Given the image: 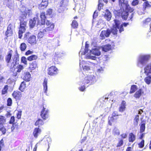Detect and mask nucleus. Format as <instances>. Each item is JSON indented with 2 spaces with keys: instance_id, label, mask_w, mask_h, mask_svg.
I'll return each instance as SVG.
<instances>
[{
  "instance_id": "f257e3e1",
  "label": "nucleus",
  "mask_w": 151,
  "mask_h": 151,
  "mask_svg": "<svg viewBox=\"0 0 151 151\" xmlns=\"http://www.w3.org/2000/svg\"><path fill=\"white\" fill-rule=\"evenodd\" d=\"M40 19L38 18L34 17L33 18L29 20V27L32 29L35 26L36 20H37V25L40 26L45 25V23L46 17L44 12H42L40 13Z\"/></svg>"
},
{
  "instance_id": "f03ea898",
  "label": "nucleus",
  "mask_w": 151,
  "mask_h": 151,
  "mask_svg": "<svg viewBox=\"0 0 151 151\" xmlns=\"http://www.w3.org/2000/svg\"><path fill=\"white\" fill-rule=\"evenodd\" d=\"M26 17L20 16L19 17L20 21L19 26L18 28V37L21 39L23 34L25 32L27 28V21L26 20Z\"/></svg>"
},
{
  "instance_id": "7ed1b4c3",
  "label": "nucleus",
  "mask_w": 151,
  "mask_h": 151,
  "mask_svg": "<svg viewBox=\"0 0 151 151\" xmlns=\"http://www.w3.org/2000/svg\"><path fill=\"white\" fill-rule=\"evenodd\" d=\"M151 58L150 55H141L139 56L137 62V65L141 64L144 65L149 61Z\"/></svg>"
},
{
  "instance_id": "20e7f679",
  "label": "nucleus",
  "mask_w": 151,
  "mask_h": 151,
  "mask_svg": "<svg viewBox=\"0 0 151 151\" xmlns=\"http://www.w3.org/2000/svg\"><path fill=\"white\" fill-rule=\"evenodd\" d=\"M14 70L12 71L11 69V67H10V73H12V76L13 77H15V79L18 78V73L20 72L21 70L24 69L23 66L21 65H19L17 66H14Z\"/></svg>"
},
{
  "instance_id": "39448f33",
  "label": "nucleus",
  "mask_w": 151,
  "mask_h": 151,
  "mask_svg": "<svg viewBox=\"0 0 151 151\" xmlns=\"http://www.w3.org/2000/svg\"><path fill=\"white\" fill-rule=\"evenodd\" d=\"M68 2L67 0H62L58 3V11L59 12L61 13L64 11L65 8L67 6Z\"/></svg>"
},
{
  "instance_id": "423d86ee",
  "label": "nucleus",
  "mask_w": 151,
  "mask_h": 151,
  "mask_svg": "<svg viewBox=\"0 0 151 151\" xmlns=\"http://www.w3.org/2000/svg\"><path fill=\"white\" fill-rule=\"evenodd\" d=\"M47 71L48 74L50 76H55L58 73V69L55 66H52L49 68Z\"/></svg>"
},
{
  "instance_id": "0eeeda50",
  "label": "nucleus",
  "mask_w": 151,
  "mask_h": 151,
  "mask_svg": "<svg viewBox=\"0 0 151 151\" xmlns=\"http://www.w3.org/2000/svg\"><path fill=\"white\" fill-rule=\"evenodd\" d=\"M19 55L17 52L14 55L13 62L11 63L10 66L11 67V69L12 71L14 70V68H13L14 66L16 65L19 61Z\"/></svg>"
},
{
  "instance_id": "6e6552de",
  "label": "nucleus",
  "mask_w": 151,
  "mask_h": 151,
  "mask_svg": "<svg viewBox=\"0 0 151 151\" xmlns=\"http://www.w3.org/2000/svg\"><path fill=\"white\" fill-rule=\"evenodd\" d=\"M42 106L43 108L41 111L40 115L43 119L46 120L49 117V111L48 109L45 108L43 105Z\"/></svg>"
},
{
  "instance_id": "1a4fd4ad",
  "label": "nucleus",
  "mask_w": 151,
  "mask_h": 151,
  "mask_svg": "<svg viewBox=\"0 0 151 151\" xmlns=\"http://www.w3.org/2000/svg\"><path fill=\"white\" fill-rule=\"evenodd\" d=\"M115 12H117V15L121 16L123 19L126 20L127 19L129 15L128 13L124 9L119 10V12H117V11L115 10L114 12V13Z\"/></svg>"
},
{
  "instance_id": "9d476101",
  "label": "nucleus",
  "mask_w": 151,
  "mask_h": 151,
  "mask_svg": "<svg viewBox=\"0 0 151 151\" xmlns=\"http://www.w3.org/2000/svg\"><path fill=\"white\" fill-rule=\"evenodd\" d=\"M111 33L110 30L108 28L106 30H102L100 35V39L103 40L105 39V37H109Z\"/></svg>"
},
{
  "instance_id": "9b49d317",
  "label": "nucleus",
  "mask_w": 151,
  "mask_h": 151,
  "mask_svg": "<svg viewBox=\"0 0 151 151\" xmlns=\"http://www.w3.org/2000/svg\"><path fill=\"white\" fill-rule=\"evenodd\" d=\"M119 116L117 111H114L112 114V116L110 117L108 121V124L110 126L112 125V123L114 122L115 120H117L118 118V116Z\"/></svg>"
},
{
  "instance_id": "f8f14e48",
  "label": "nucleus",
  "mask_w": 151,
  "mask_h": 151,
  "mask_svg": "<svg viewBox=\"0 0 151 151\" xmlns=\"http://www.w3.org/2000/svg\"><path fill=\"white\" fill-rule=\"evenodd\" d=\"M46 23L47 27L43 29L44 32H49L54 29L55 27L54 24L50 22L49 20H47Z\"/></svg>"
},
{
  "instance_id": "ddd939ff",
  "label": "nucleus",
  "mask_w": 151,
  "mask_h": 151,
  "mask_svg": "<svg viewBox=\"0 0 151 151\" xmlns=\"http://www.w3.org/2000/svg\"><path fill=\"white\" fill-rule=\"evenodd\" d=\"M12 96L16 101H19L21 100L22 95L21 92L18 91H14L12 93Z\"/></svg>"
},
{
  "instance_id": "4468645a",
  "label": "nucleus",
  "mask_w": 151,
  "mask_h": 151,
  "mask_svg": "<svg viewBox=\"0 0 151 151\" xmlns=\"http://www.w3.org/2000/svg\"><path fill=\"white\" fill-rule=\"evenodd\" d=\"M144 94V91L143 89L141 88L135 92L133 95V96L135 99H139Z\"/></svg>"
},
{
  "instance_id": "2eb2a0df",
  "label": "nucleus",
  "mask_w": 151,
  "mask_h": 151,
  "mask_svg": "<svg viewBox=\"0 0 151 151\" xmlns=\"http://www.w3.org/2000/svg\"><path fill=\"white\" fill-rule=\"evenodd\" d=\"M28 42L31 45H34L37 43V40L35 35L30 36L27 39Z\"/></svg>"
},
{
  "instance_id": "dca6fc26",
  "label": "nucleus",
  "mask_w": 151,
  "mask_h": 151,
  "mask_svg": "<svg viewBox=\"0 0 151 151\" xmlns=\"http://www.w3.org/2000/svg\"><path fill=\"white\" fill-rule=\"evenodd\" d=\"M13 25L10 24L7 27V30L5 32V35L7 37L11 36L13 34Z\"/></svg>"
},
{
  "instance_id": "f3484780",
  "label": "nucleus",
  "mask_w": 151,
  "mask_h": 151,
  "mask_svg": "<svg viewBox=\"0 0 151 151\" xmlns=\"http://www.w3.org/2000/svg\"><path fill=\"white\" fill-rule=\"evenodd\" d=\"M13 52V51L12 50L9 49V51L8 52L7 55L5 56V61L8 64L10 62L11 60Z\"/></svg>"
},
{
  "instance_id": "a211bd4d",
  "label": "nucleus",
  "mask_w": 151,
  "mask_h": 151,
  "mask_svg": "<svg viewBox=\"0 0 151 151\" xmlns=\"http://www.w3.org/2000/svg\"><path fill=\"white\" fill-rule=\"evenodd\" d=\"M104 18L107 21H109L111 17V14L110 11L108 9L105 11L104 14Z\"/></svg>"
},
{
  "instance_id": "6ab92c4d",
  "label": "nucleus",
  "mask_w": 151,
  "mask_h": 151,
  "mask_svg": "<svg viewBox=\"0 0 151 151\" xmlns=\"http://www.w3.org/2000/svg\"><path fill=\"white\" fill-rule=\"evenodd\" d=\"M144 70V72L147 76H151V63L146 66Z\"/></svg>"
},
{
  "instance_id": "aec40b11",
  "label": "nucleus",
  "mask_w": 151,
  "mask_h": 151,
  "mask_svg": "<svg viewBox=\"0 0 151 151\" xmlns=\"http://www.w3.org/2000/svg\"><path fill=\"white\" fill-rule=\"evenodd\" d=\"M38 67L37 62L35 61L29 63V69L30 70H34Z\"/></svg>"
},
{
  "instance_id": "412c9836",
  "label": "nucleus",
  "mask_w": 151,
  "mask_h": 151,
  "mask_svg": "<svg viewBox=\"0 0 151 151\" xmlns=\"http://www.w3.org/2000/svg\"><path fill=\"white\" fill-rule=\"evenodd\" d=\"M60 58L59 55L58 54L55 53L52 59V61L54 64H59V59Z\"/></svg>"
},
{
  "instance_id": "4be33fe9",
  "label": "nucleus",
  "mask_w": 151,
  "mask_h": 151,
  "mask_svg": "<svg viewBox=\"0 0 151 151\" xmlns=\"http://www.w3.org/2000/svg\"><path fill=\"white\" fill-rule=\"evenodd\" d=\"M140 126V133H142L145 131V121H141L140 124L139 125Z\"/></svg>"
},
{
  "instance_id": "5701e85b",
  "label": "nucleus",
  "mask_w": 151,
  "mask_h": 151,
  "mask_svg": "<svg viewBox=\"0 0 151 151\" xmlns=\"http://www.w3.org/2000/svg\"><path fill=\"white\" fill-rule=\"evenodd\" d=\"M48 2L46 1H42L41 3L39 5V9L40 10H42L45 8L47 6Z\"/></svg>"
},
{
  "instance_id": "b1692460",
  "label": "nucleus",
  "mask_w": 151,
  "mask_h": 151,
  "mask_svg": "<svg viewBox=\"0 0 151 151\" xmlns=\"http://www.w3.org/2000/svg\"><path fill=\"white\" fill-rule=\"evenodd\" d=\"M41 132V130L39 127L35 128L33 132V134L35 138H37L38 135Z\"/></svg>"
},
{
  "instance_id": "393cba45",
  "label": "nucleus",
  "mask_w": 151,
  "mask_h": 151,
  "mask_svg": "<svg viewBox=\"0 0 151 151\" xmlns=\"http://www.w3.org/2000/svg\"><path fill=\"white\" fill-rule=\"evenodd\" d=\"M142 9L143 11H145L147 8H150L151 7V2H149L146 1L144 2L142 5Z\"/></svg>"
},
{
  "instance_id": "a878e982",
  "label": "nucleus",
  "mask_w": 151,
  "mask_h": 151,
  "mask_svg": "<svg viewBox=\"0 0 151 151\" xmlns=\"http://www.w3.org/2000/svg\"><path fill=\"white\" fill-rule=\"evenodd\" d=\"M136 139V136L133 133H129L128 137V141L129 142H133Z\"/></svg>"
},
{
  "instance_id": "bb28decb",
  "label": "nucleus",
  "mask_w": 151,
  "mask_h": 151,
  "mask_svg": "<svg viewBox=\"0 0 151 151\" xmlns=\"http://www.w3.org/2000/svg\"><path fill=\"white\" fill-rule=\"evenodd\" d=\"M44 124V122L41 119L39 118L36 121L35 124V126H38V127H40V126Z\"/></svg>"
},
{
  "instance_id": "cd10ccee",
  "label": "nucleus",
  "mask_w": 151,
  "mask_h": 151,
  "mask_svg": "<svg viewBox=\"0 0 151 151\" xmlns=\"http://www.w3.org/2000/svg\"><path fill=\"white\" fill-rule=\"evenodd\" d=\"M38 58L37 55H32L27 57V59L29 61H32L33 60H36Z\"/></svg>"
},
{
  "instance_id": "c85d7f7f",
  "label": "nucleus",
  "mask_w": 151,
  "mask_h": 151,
  "mask_svg": "<svg viewBox=\"0 0 151 151\" xmlns=\"http://www.w3.org/2000/svg\"><path fill=\"white\" fill-rule=\"evenodd\" d=\"M126 102L124 101H122L121 106L119 108V111L121 112L124 111L125 109Z\"/></svg>"
},
{
  "instance_id": "c756f323",
  "label": "nucleus",
  "mask_w": 151,
  "mask_h": 151,
  "mask_svg": "<svg viewBox=\"0 0 151 151\" xmlns=\"http://www.w3.org/2000/svg\"><path fill=\"white\" fill-rule=\"evenodd\" d=\"M31 78V75L28 72H27L24 73L23 79L26 81H29Z\"/></svg>"
},
{
  "instance_id": "7c9ffc66",
  "label": "nucleus",
  "mask_w": 151,
  "mask_h": 151,
  "mask_svg": "<svg viewBox=\"0 0 151 151\" xmlns=\"http://www.w3.org/2000/svg\"><path fill=\"white\" fill-rule=\"evenodd\" d=\"M26 87V82L24 81H23L21 82L19 87V89L22 92L24 91Z\"/></svg>"
},
{
  "instance_id": "2f4dec72",
  "label": "nucleus",
  "mask_w": 151,
  "mask_h": 151,
  "mask_svg": "<svg viewBox=\"0 0 151 151\" xmlns=\"http://www.w3.org/2000/svg\"><path fill=\"white\" fill-rule=\"evenodd\" d=\"M102 50L104 52H107L111 49V45L110 44H107L104 45L102 47Z\"/></svg>"
},
{
  "instance_id": "473e14b6",
  "label": "nucleus",
  "mask_w": 151,
  "mask_h": 151,
  "mask_svg": "<svg viewBox=\"0 0 151 151\" xmlns=\"http://www.w3.org/2000/svg\"><path fill=\"white\" fill-rule=\"evenodd\" d=\"M92 77L90 76H87L85 77L83 81L84 85L87 84L92 81Z\"/></svg>"
},
{
  "instance_id": "72a5a7b5",
  "label": "nucleus",
  "mask_w": 151,
  "mask_h": 151,
  "mask_svg": "<svg viewBox=\"0 0 151 151\" xmlns=\"http://www.w3.org/2000/svg\"><path fill=\"white\" fill-rule=\"evenodd\" d=\"M71 27L72 29H76L78 27V24L77 21L74 20L72 21V23L71 24Z\"/></svg>"
},
{
  "instance_id": "f704fd0d",
  "label": "nucleus",
  "mask_w": 151,
  "mask_h": 151,
  "mask_svg": "<svg viewBox=\"0 0 151 151\" xmlns=\"http://www.w3.org/2000/svg\"><path fill=\"white\" fill-rule=\"evenodd\" d=\"M137 89V86L135 85H133L131 86L130 90L129 92L130 94H132L134 93Z\"/></svg>"
},
{
  "instance_id": "c9c22d12",
  "label": "nucleus",
  "mask_w": 151,
  "mask_h": 151,
  "mask_svg": "<svg viewBox=\"0 0 151 151\" xmlns=\"http://www.w3.org/2000/svg\"><path fill=\"white\" fill-rule=\"evenodd\" d=\"M91 53L96 56H99L101 55V52L98 49L95 48L91 51Z\"/></svg>"
},
{
  "instance_id": "e433bc0d",
  "label": "nucleus",
  "mask_w": 151,
  "mask_h": 151,
  "mask_svg": "<svg viewBox=\"0 0 151 151\" xmlns=\"http://www.w3.org/2000/svg\"><path fill=\"white\" fill-rule=\"evenodd\" d=\"M119 3L122 8H123L124 5L126 6L128 4V1L127 0H119Z\"/></svg>"
},
{
  "instance_id": "4c0bfd02",
  "label": "nucleus",
  "mask_w": 151,
  "mask_h": 151,
  "mask_svg": "<svg viewBox=\"0 0 151 151\" xmlns=\"http://www.w3.org/2000/svg\"><path fill=\"white\" fill-rule=\"evenodd\" d=\"M47 79L46 78H45L44 80L43 85L44 87V92L45 93H47Z\"/></svg>"
},
{
  "instance_id": "58836bf2",
  "label": "nucleus",
  "mask_w": 151,
  "mask_h": 151,
  "mask_svg": "<svg viewBox=\"0 0 151 151\" xmlns=\"http://www.w3.org/2000/svg\"><path fill=\"white\" fill-rule=\"evenodd\" d=\"M139 121V115H137L135 116L134 119L133 123L135 126H137L138 122Z\"/></svg>"
},
{
  "instance_id": "ea45409f",
  "label": "nucleus",
  "mask_w": 151,
  "mask_h": 151,
  "mask_svg": "<svg viewBox=\"0 0 151 151\" xmlns=\"http://www.w3.org/2000/svg\"><path fill=\"white\" fill-rule=\"evenodd\" d=\"M125 6V10L127 11V12L130 13L132 12L134 10V9L131 8L129 5L128 4Z\"/></svg>"
},
{
  "instance_id": "a19ab883",
  "label": "nucleus",
  "mask_w": 151,
  "mask_h": 151,
  "mask_svg": "<svg viewBox=\"0 0 151 151\" xmlns=\"http://www.w3.org/2000/svg\"><path fill=\"white\" fill-rule=\"evenodd\" d=\"M27 46L26 43L24 42L21 43L20 46V49L22 51H24L26 49Z\"/></svg>"
},
{
  "instance_id": "79ce46f5",
  "label": "nucleus",
  "mask_w": 151,
  "mask_h": 151,
  "mask_svg": "<svg viewBox=\"0 0 151 151\" xmlns=\"http://www.w3.org/2000/svg\"><path fill=\"white\" fill-rule=\"evenodd\" d=\"M129 24L128 23H126L124 22L120 26L119 30V32L120 33H121L122 32L124 31V28H123V27H126L127 25Z\"/></svg>"
},
{
  "instance_id": "37998d69",
  "label": "nucleus",
  "mask_w": 151,
  "mask_h": 151,
  "mask_svg": "<svg viewBox=\"0 0 151 151\" xmlns=\"http://www.w3.org/2000/svg\"><path fill=\"white\" fill-rule=\"evenodd\" d=\"M8 85H5L1 91V94L4 95L7 93V91L8 89Z\"/></svg>"
},
{
  "instance_id": "c03bdc74",
  "label": "nucleus",
  "mask_w": 151,
  "mask_h": 151,
  "mask_svg": "<svg viewBox=\"0 0 151 151\" xmlns=\"http://www.w3.org/2000/svg\"><path fill=\"white\" fill-rule=\"evenodd\" d=\"M151 76H148L145 77L144 79L145 82L147 84H149L151 83Z\"/></svg>"
},
{
  "instance_id": "a18cd8bd",
  "label": "nucleus",
  "mask_w": 151,
  "mask_h": 151,
  "mask_svg": "<svg viewBox=\"0 0 151 151\" xmlns=\"http://www.w3.org/2000/svg\"><path fill=\"white\" fill-rule=\"evenodd\" d=\"M0 131L2 132L3 134H4L6 133V129L3 124L1 123H0Z\"/></svg>"
},
{
  "instance_id": "49530a36",
  "label": "nucleus",
  "mask_w": 151,
  "mask_h": 151,
  "mask_svg": "<svg viewBox=\"0 0 151 151\" xmlns=\"http://www.w3.org/2000/svg\"><path fill=\"white\" fill-rule=\"evenodd\" d=\"M118 28L112 26V28H111L110 30L111 32L113 35H116L118 32Z\"/></svg>"
},
{
  "instance_id": "de8ad7c7",
  "label": "nucleus",
  "mask_w": 151,
  "mask_h": 151,
  "mask_svg": "<svg viewBox=\"0 0 151 151\" xmlns=\"http://www.w3.org/2000/svg\"><path fill=\"white\" fill-rule=\"evenodd\" d=\"M20 128V126L18 125L17 124L14 123L12 124V126L11 127L12 131H13L15 129H18Z\"/></svg>"
},
{
  "instance_id": "09e8293b",
  "label": "nucleus",
  "mask_w": 151,
  "mask_h": 151,
  "mask_svg": "<svg viewBox=\"0 0 151 151\" xmlns=\"http://www.w3.org/2000/svg\"><path fill=\"white\" fill-rule=\"evenodd\" d=\"M124 144L123 140L122 139L119 138L118 141L116 145V147H119L122 146Z\"/></svg>"
},
{
  "instance_id": "8fccbe9b",
  "label": "nucleus",
  "mask_w": 151,
  "mask_h": 151,
  "mask_svg": "<svg viewBox=\"0 0 151 151\" xmlns=\"http://www.w3.org/2000/svg\"><path fill=\"white\" fill-rule=\"evenodd\" d=\"M114 22L115 24L113 25V26L118 28V29H119V30L120 27V22L117 19H115L114 20Z\"/></svg>"
},
{
  "instance_id": "3c124183",
  "label": "nucleus",
  "mask_w": 151,
  "mask_h": 151,
  "mask_svg": "<svg viewBox=\"0 0 151 151\" xmlns=\"http://www.w3.org/2000/svg\"><path fill=\"white\" fill-rule=\"evenodd\" d=\"M138 147L140 148H143L145 145V140L142 139V140L138 144Z\"/></svg>"
},
{
  "instance_id": "603ef678",
  "label": "nucleus",
  "mask_w": 151,
  "mask_h": 151,
  "mask_svg": "<svg viewBox=\"0 0 151 151\" xmlns=\"http://www.w3.org/2000/svg\"><path fill=\"white\" fill-rule=\"evenodd\" d=\"M46 32H44L43 29L42 30V31H40L37 35V37L38 38H42L43 36H44V34Z\"/></svg>"
},
{
  "instance_id": "864d4df0",
  "label": "nucleus",
  "mask_w": 151,
  "mask_h": 151,
  "mask_svg": "<svg viewBox=\"0 0 151 151\" xmlns=\"http://www.w3.org/2000/svg\"><path fill=\"white\" fill-rule=\"evenodd\" d=\"M7 105L8 106H11L12 104V99L9 98L7 100Z\"/></svg>"
},
{
  "instance_id": "5fc2aeb1",
  "label": "nucleus",
  "mask_w": 151,
  "mask_h": 151,
  "mask_svg": "<svg viewBox=\"0 0 151 151\" xmlns=\"http://www.w3.org/2000/svg\"><path fill=\"white\" fill-rule=\"evenodd\" d=\"M6 122V119L4 116L0 115V123L2 124H3Z\"/></svg>"
},
{
  "instance_id": "6e6d98bb",
  "label": "nucleus",
  "mask_w": 151,
  "mask_h": 151,
  "mask_svg": "<svg viewBox=\"0 0 151 151\" xmlns=\"http://www.w3.org/2000/svg\"><path fill=\"white\" fill-rule=\"evenodd\" d=\"M27 59L25 57L23 56L21 58V62L23 63L24 65H26L27 64Z\"/></svg>"
},
{
  "instance_id": "4d7b16f0",
  "label": "nucleus",
  "mask_w": 151,
  "mask_h": 151,
  "mask_svg": "<svg viewBox=\"0 0 151 151\" xmlns=\"http://www.w3.org/2000/svg\"><path fill=\"white\" fill-rule=\"evenodd\" d=\"M113 133L114 135H119L120 134V132L119 130L116 128H115L114 129L113 131Z\"/></svg>"
},
{
  "instance_id": "13d9d810",
  "label": "nucleus",
  "mask_w": 151,
  "mask_h": 151,
  "mask_svg": "<svg viewBox=\"0 0 151 151\" xmlns=\"http://www.w3.org/2000/svg\"><path fill=\"white\" fill-rule=\"evenodd\" d=\"M14 79H12L11 78H9L7 81V83L9 84H11L14 81H16L17 78L15 79V77H13Z\"/></svg>"
},
{
  "instance_id": "bf43d9fd",
  "label": "nucleus",
  "mask_w": 151,
  "mask_h": 151,
  "mask_svg": "<svg viewBox=\"0 0 151 151\" xmlns=\"http://www.w3.org/2000/svg\"><path fill=\"white\" fill-rule=\"evenodd\" d=\"M151 21V18H148L143 21V23L145 24H147Z\"/></svg>"
},
{
  "instance_id": "052dcab7",
  "label": "nucleus",
  "mask_w": 151,
  "mask_h": 151,
  "mask_svg": "<svg viewBox=\"0 0 151 151\" xmlns=\"http://www.w3.org/2000/svg\"><path fill=\"white\" fill-rule=\"evenodd\" d=\"M15 121V117L14 116H12L9 121V123L12 124L14 123Z\"/></svg>"
},
{
  "instance_id": "680f3d73",
  "label": "nucleus",
  "mask_w": 151,
  "mask_h": 151,
  "mask_svg": "<svg viewBox=\"0 0 151 151\" xmlns=\"http://www.w3.org/2000/svg\"><path fill=\"white\" fill-rule=\"evenodd\" d=\"M52 10L51 9H48L46 11V14L47 15H50L52 14Z\"/></svg>"
},
{
  "instance_id": "e2e57ef3",
  "label": "nucleus",
  "mask_w": 151,
  "mask_h": 151,
  "mask_svg": "<svg viewBox=\"0 0 151 151\" xmlns=\"http://www.w3.org/2000/svg\"><path fill=\"white\" fill-rule=\"evenodd\" d=\"M22 111H18L17 114V118L18 119H20L21 118L22 115Z\"/></svg>"
},
{
  "instance_id": "0e129e2a",
  "label": "nucleus",
  "mask_w": 151,
  "mask_h": 151,
  "mask_svg": "<svg viewBox=\"0 0 151 151\" xmlns=\"http://www.w3.org/2000/svg\"><path fill=\"white\" fill-rule=\"evenodd\" d=\"M139 2L138 0H134L132 3V4L133 6H136L138 4Z\"/></svg>"
},
{
  "instance_id": "69168bd1",
  "label": "nucleus",
  "mask_w": 151,
  "mask_h": 151,
  "mask_svg": "<svg viewBox=\"0 0 151 151\" xmlns=\"http://www.w3.org/2000/svg\"><path fill=\"white\" fill-rule=\"evenodd\" d=\"M33 53V51H31L30 50H29L25 52V55L27 56L29 55L32 54Z\"/></svg>"
},
{
  "instance_id": "338daca9",
  "label": "nucleus",
  "mask_w": 151,
  "mask_h": 151,
  "mask_svg": "<svg viewBox=\"0 0 151 151\" xmlns=\"http://www.w3.org/2000/svg\"><path fill=\"white\" fill-rule=\"evenodd\" d=\"M103 6V4L100 2L99 1V4L98 5V9L100 11L101 9V7Z\"/></svg>"
},
{
  "instance_id": "774afa93",
  "label": "nucleus",
  "mask_w": 151,
  "mask_h": 151,
  "mask_svg": "<svg viewBox=\"0 0 151 151\" xmlns=\"http://www.w3.org/2000/svg\"><path fill=\"white\" fill-rule=\"evenodd\" d=\"M120 136L121 137L122 139H125L127 137V135L126 133H123L120 135Z\"/></svg>"
}]
</instances>
